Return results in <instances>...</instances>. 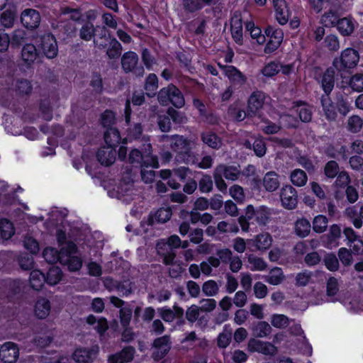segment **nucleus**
Segmentation results:
<instances>
[{"instance_id":"393cba45","label":"nucleus","mask_w":363,"mask_h":363,"mask_svg":"<svg viewBox=\"0 0 363 363\" xmlns=\"http://www.w3.org/2000/svg\"><path fill=\"white\" fill-rule=\"evenodd\" d=\"M231 34L235 42L238 45L243 43L242 23L240 15H234L231 18Z\"/></svg>"},{"instance_id":"5701e85b","label":"nucleus","mask_w":363,"mask_h":363,"mask_svg":"<svg viewBox=\"0 0 363 363\" xmlns=\"http://www.w3.org/2000/svg\"><path fill=\"white\" fill-rule=\"evenodd\" d=\"M335 71L336 69L332 65L325 70L321 77L320 83L323 90L325 94L324 96H329L334 88Z\"/></svg>"},{"instance_id":"cd10ccee","label":"nucleus","mask_w":363,"mask_h":363,"mask_svg":"<svg viewBox=\"0 0 363 363\" xmlns=\"http://www.w3.org/2000/svg\"><path fill=\"white\" fill-rule=\"evenodd\" d=\"M96 157L102 165L110 166L115 162L116 150L110 147H103L99 150Z\"/></svg>"},{"instance_id":"864d4df0","label":"nucleus","mask_w":363,"mask_h":363,"mask_svg":"<svg viewBox=\"0 0 363 363\" xmlns=\"http://www.w3.org/2000/svg\"><path fill=\"white\" fill-rule=\"evenodd\" d=\"M217 230L222 233H237L239 231L238 226L235 223H228L226 221L219 222L217 225Z\"/></svg>"},{"instance_id":"5fc2aeb1","label":"nucleus","mask_w":363,"mask_h":363,"mask_svg":"<svg viewBox=\"0 0 363 363\" xmlns=\"http://www.w3.org/2000/svg\"><path fill=\"white\" fill-rule=\"evenodd\" d=\"M172 216V210L170 208H161L155 213V219L158 223H164L169 220Z\"/></svg>"},{"instance_id":"37998d69","label":"nucleus","mask_w":363,"mask_h":363,"mask_svg":"<svg viewBox=\"0 0 363 363\" xmlns=\"http://www.w3.org/2000/svg\"><path fill=\"white\" fill-rule=\"evenodd\" d=\"M16 17L15 9H7L1 16V23L5 28H11L13 26Z\"/></svg>"},{"instance_id":"58836bf2","label":"nucleus","mask_w":363,"mask_h":363,"mask_svg":"<svg viewBox=\"0 0 363 363\" xmlns=\"http://www.w3.org/2000/svg\"><path fill=\"white\" fill-rule=\"evenodd\" d=\"M96 28L91 22L84 23L79 30V38L85 41H90L95 35Z\"/></svg>"},{"instance_id":"0e129e2a","label":"nucleus","mask_w":363,"mask_h":363,"mask_svg":"<svg viewBox=\"0 0 363 363\" xmlns=\"http://www.w3.org/2000/svg\"><path fill=\"white\" fill-rule=\"evenodd\" d=\"M324 172L327 177L334 178L339 172L338 164L333 160L329 161L325 166Z\"/></svg>"},{"instance_id":"2eb2a0df","label":"nucleus","mask_w":363,"mask_h":363,"mask_svg":"<svg viewBox=\"0 0 363 363\" xmlns=\"http://www.w3.org/2000/svg\"><path fill=\"white\" fill-rule=\"evenodd\" d=\"M218 65L232 84L242 86L246 83L247 77L235 67L220 64Z\"/></svg>"},{"instance_id":"72a5a7b5","label":"nucleus","mask_w":363,"mask_h":363,"mask_svg":"<svg viewBox=\"0 0 363 363\" xmlns=\"http://www.w3.org/2000/svg\"><path fill=\"white\" fill-rule=\"evenodd\" d=\"M252 335L257 337H265L272 332L270 325L266 321H259L251 328Z\"/></svg>"},{"instance_id":"a878e982","label":"nucleus","mask_w":363,"mask_h":363,"mask_svg":"<svg viewBox=\"0 0 363 363\" xmlns=\"http://www.w3.org/2000/svg\"><path fill=\"white\" fill-rule=\"evenodd\" d=\"M50 302L45 298H40L35 302L34 306V313L39 319L46 318L50 312Z\"/></svg>"},{"instance_id":"6ab92c4d","label":"nucleus","mask_w":363,"mask_h":363,"mask_svg":"<svg viewBox=\"0 0 363 363\" xmlns=\"http://www.w3.org/2000/svg\"><path fill=\"white\" fill-rule=\"evenodd\" d=\"M247 242L255 250L265 251L272 246V238L269 233L264 232L257 235L253 238L248 240Z\"/></svg>"},{"instance_id":"2f4dec72","label":"nucleus","mask_w":363,"mask_h":363,"mask_svg":"<svg viewBox=\"0 0 363 363\" xmlns=\"http://www.w3.org/2000/svg\"><path fill=\"white\" fill-rule=\"evenodd\" d=\"M22 60L27 64L33 63L38 57L36 48L33 44H26L23 46L21 52Z\"/></svg>"},{"instance_id":"f257e3e1","label":"nucleus","mask_w":363,"mask_h":363,"mask_svg":"<svg viewBox=\"0 0 363 363\" xmlns=\"http://www.w3.org/2000/svg\"><path fill=\"white\" fill-rule=\"evenodd\" d=\"M128 160L130 164L141 167H159L157 157L152 154V147L150 143H144L142 150L133 149L129 153Z\"/></svg>"},{"instance_id":"09e8293b","label":"nucleus","mask_w":363,"mask_h":363,"mask_svg":"<svg viewBox=\"0 0 363 363\" xmlns=\"http://www.w3.org/2000/svg\"><path fill=\"white\" fill-rule=\"evenodd\" d=\"M248 262L250 264V269L252 271H263L267 268V264L260 257H257L253 255L248 256Z\"/></svg>"},{"instance_id":"49530a36","label":"nucleus","mask_w":363,"mask_h":363,"mask_svg":"<svg viewBox=\"0 0 363 363\" xmlns=\"http://www.w3.org/2000/svg\"><path fill=\"white\" fill-rule=\"evenodd\" d=\"M62 279V272L59 267H51L45 278L46 281L50 285L57 284Z\"/></svg>"},{"instance_id":"3c124183","label":"nucleus","mask_w":363,"mask_h":363,"mask_svg":"<svg viewBox=\"0 0 363 363\" xmlns=\"http://www.w3.org/2000/svg\"><path fill=\"white\" fill-rule=\"evenodd\" d=\"M213 183L210 175L203 174L199 182V191L201 193H209L212 191Z\"/></svg>"},{"instance_id":"338daca9","label":"nucleus","mask_w":363,"mask_h":363,"mask_svg":"<svg viewBox=\"0 0 363 363\" xmlns=\"http://www.w3.org/2000/svg\"><path fill=\"white\" fill-rule=\"evenodd\" d=\"M116 119L115 113L109 110L105 111L101 116V124L104 127L110 128L114 123Z\"/></svg>"},{"instance_id":"f3484780","label":"nucleus","mask_w":363,"mask_h":363,"mask_svg":"<svg viewBox=\"0 0 363 363\" xmlns=\"http://www.w3.org/2000/svg\"><path fill=\"white\" fill-rule=\"evenodd\" d=\"M153 346L155 348V352L153 354L155 359H162L171 348L170 337L169 335H164L157 338L153 342Z\"/></svg>"},{"instance_id":"7c9ffc66","label":"nucleus","mask_w":363,"mask_h":363,"mask_svg":"<svg viewBox=\"0 0 363 363\" xmlns=\"http://www.w3.org/2000/svg\"><path fill=\"white\" fill-rule=\"evenodd\" d=\"M311 228L310 222L304 218L298 219L294 223V232L300 238L308 236L311 232Z\"/></svg>"},{"instance_id":"c03bdc74","label":"nucleus","mask_w":363,"mask_h":363,"mask_svg":"<svg viewBox=\"0 0 363 363\" xmlns=\"http://www.w3.org/2000/svg\"><path fill=\"white\" fill-rule=\"evenodd\" d=\"M363 126V119L359 116L353 115L349 117L347 120V130L352 133H357L360 131Z\"/></svg>"},{"instance_id":"e2e57ef3","label":"nucleus","mask_w":363,"mask_h":363,"mask_svg":"<svg viewBox=\"0 0 363 363\" xmlns=\"http://www.w3.org/2000/svg\"><path fill=\"white\" fill-rule=\"evenodd\" d=\"M312 277V272L305 270L296 274L295 280L297 286H306Z\"/></svg>"},{"instance_id":"c9c22d12","label":"nucleus","mask_w":363,"mask_h":363,"mask_svg":"<svg viewBox=\"0 0 363 363\" xmlns=\"http://www.w3.org/2000/svg\"><path fill=\"white\" fill-rule=\"evenodd\" d=\"M290 180L294 186L301 187L306 185L308 181V177L303 170L295 169L291 172Z\"/></svg>"},{"instance_id":"4be33fe9","label":"nucleus","mask_w":363,"mask_h":363,"mask_svg":"<svg viewBox=\"0 0 363 363\" xmlns=\"http://www.w3.org/2000/svg\"><path fill=\"white\" fill-rule=\"evenodd\" d=\"M135 350L131 346L124 347L121 352L111 355L108 363H128L131 362L135 356Z\"/></svg>"},{"instance_id":"6e6552de","label":"nucleus","mask_w":363,"mask_h":363,"mask_svg":"<svg viewBox=\"0 0 363 363\" xmlns=\"http://www.w3.org/2000/svg\"><path fill=\"white\" fill-rule=\"evenodd\" d=\"M138 62V55L131 51L125 52L121 58L122 67L125 72H133L136 76L142 77L145 70L143 67H136Z\"/></svg>"},{"instance_id":"b1692460","label":"nucleus","mask_w":363,"mask_h":363,"mask_svg":"<svg viewBox=\"0 0 363 363\" xmlns=\"http://www.w3.org/2000/svg\"><path fill=\"white\" fill-rule=\"evenodd\" d=\"M321 105L323 114L325 118L329 121H335L337 117L336 106L332 101L329 96H322Z\"/></svg>"},{"instance_id":"bf43d9fd","label":"nucleus","mask_w":363,"mask_h":363,"mask_svg":"<svg viewBox=\"0 0 363 363\" xmlns=\"http://www.w3.org/2000/svg\"><path fill=\"white\" fill-rule=\"evenodd\" d=\"M32 89L30 82L26 79L18 80L15 84L16 92L19 94H28Z\"/></svg>"},{"instance_id":"13d9d810","label":"nucleus","mask_w":363,"mask_h":363,"mask_svg":"<svg viewBox=\"0 0 363 363\" xmlns=\"http://www.w3.org/2000/svg\"><path fill=\"white\" fill-rule=\"evenodd\" d=\"M339 291L338 280L333 277L328 279L326 283V294L328 296H333L337 294Z\"/></svg>"},{"instance_id":"f8f14e48","label":"nucleus","mask_w":363,"mask_h":363,"mask_svg":"<svg viewBox=\"0 0 363 363\" xmlns=\"http://www.w3.org/2000/svg\"><path fill=\"white\" fill-rule=\"evenodd\" d=\"M282 206L287 209H294L298 203V195L296 190L290 185L284 186L280 194Z\"/></svg>"},{"instance_id":"473e14b6","label":"nucleus","mask_w":363,"mask_h":363,"mask_svg":"<svg viewBox=\"0 0 363 363\" xmlns=\"http://www.w3.org/2000/svg\"><path fill=\"white\" fill-rule=\"evenodd\" d=\"M247 31L250 34L251 38L255 40L259 45H262L265 40V35L262 33L261 29L256 26L252 21H248L245 24Z\"/></svg>"},{"instance_id":"0eeeda50","label":"nucleus","mask_w":363,"mask_h":363,"mask_svg":"<svg viewBox=\"0 0 363 363\" xmlns=\"http://www.w3.org/2000/svg\"><path fill=\"white\" fill-rule=\"evenodd\" d=\"M265 34L269 40L264 48V52L272 53L281 45L284 38L283 31L280 28L269 26L265 29Z\"/></svg>"},{"instance_id":"ea45409f","label":"nucleus","mask_w":363,"mask_h":363,"mask_svg":"<svg viewBox=\"0 0 363 363\" xmlns=\"http://www.w3.org/2000/svg\"><path fill=\"white\" fill-rule=\"evenodd\" d=\"M158 89V79L156 74H150L145 80V89L149 96H154Z\"/></svg>"},{"instance_id":"39448f33","label":"nucleus","mask_w":363,"mask_h":363,"mask_svg":"<svg viewBox=\"0 0 363 363\" xmlns=\"http://www.w3.org/2000/svg\"><path fill=\"white\" fill-rule=\"evenodd\" d=\"M270 216V209L264 206L255 208L252 205H248L245 209L246 220H254L259 225H266L269 222Z\"/></svg>"},{"instance_id":"a19ab883","label":"nucleus","mask_w":363,"mask_h":363,"mask_svg":"<svg viewBox=\"0 0 363 363\" xmlns=\"http://www.w3.org/2000/svg\"><path fill=\"white\" fill-rule=\"evenodd\" d=\"M284 278L282 269L279 267H275L270 270L265 280L270 284L278 285L282 282Z\"/></svg>"},{"instance_id":"680f3d73","label":"nucleus","mask_w":363,"mask_h":363,"mask_svg":"<svg viewBox=\"0 0 363 363\" xmlns=\"http://www.w3.org/2000/svg\"><path fill=\"white\" fill-rule=\"evenodd\" d=\"M325 46L330 51H337L340 48V42L337 35H328L324 40Z\"/></svg>"},{"instance_id":"de8ad7c7","label":"nucleus","mask_w":363,"mask_h":363,"mask_svg":"<svg viewBox=\"0 0 363 363\" xmlns=\"http://www.w3.org/2000/svg\"><path fill=\"white\" fill-rule=\"evenodd\" d=\"M202 291L206 296H214L218 294L219 286L214 280H208L203 284Z\"/></svg>"},{"instance_id":"7ed1b4c3","label":"nucleus","mask_w":363,"mask_h":363,"mask_svg":"<svg viewBox=\"0 0 363 363\" xmlns=\"http://www.w3.org/2000/svg\"><path fill=\"white\" fill-rule=\"evenodd\" d=\"M359 58L357 50L347 48L341 52L339 57L334 58L332 65L336 71L340 74L349 72L357 66Z\"/></svg>"},{"instance_id":"aec40b11","label":"nucleus","mask_w":363,"mask_h":363,"mask_svg":"<svg viewBox=\"0 0 363 363\" xmlns=\"http://www.w3.org/2000/svg\"><path fill=\"white\" fill-rule=\"evenodd\" d=\"M264 99L265 95L262 91H255L250 95L247 104L248 116H252L258 113L263 106Z\"/></svg>"},{"instance_id":"ddd939ff","label":"nucleus","mask_w":363,"mask_h":363,"mask_svg":"<svg viewBox=\"0 0 363 363\" xmlns=\"http://www.w3.org/2000/svg\"><path fill=\"white\" fill-rule=\"evenodd\" d=\"M19 356V349L16 344L7 342L0 348V358L5 363H14Z\"/></svg>"},{"instance_id":"412c9836","label":"nucleus","mask_w":363,"mask_h":363,"mask_svg":"<svg viewBox=\"0 0 363 363\" xmlns=\"http://www.w3.org/2000/svg\"><path fill=\"white\" fill-rule=\"evenodd\" d=\"M275 17L278 23L285 25L289 18L290 11L285 0H273Z\"/></svg>"},{"instance_id":"9b49d317","label":"nucleus","mask_w":363,"mask_h":363,"mask_svg":"<svg viewBox=\"0 0 363 363\" xmlns=\"http://www.w3.org/2000/svg\"><path fill=\"white\" fill-rule=\"evenodd\" d=\"M247 349L250 352H256L264 355H274L277 353V347L274 345L255 338L249 340Z\"/></svg>"},{"instance_id":"8fccbe9b","label":"nucleus","mask_w":363,"mask_h":363,"mask_svg":"<svg viewBox=\"0 0 363 363\" xmlns=\"http://www.w3.org/2000/svg\"><path fill=\"white\" fill-rule=\"evenodd\" d=\"M184 9L189 13H194L203 8L201 0H182Z\"/></svg>"},{"instance_id":"4468645a","label":"nucleus","mask_w":363,"mask_h":363,"mask_svg":"<svg viewBox=\"0 0 363 363\" xmlns=\"http://www.w3.org/2000/svg\"><path fill=\"white\" fill-rule=\"evenodd\" d=\"M40 20L39 12L33 9H25L21 15V21L23 26L28 29L33 30L38 28Z\"/></svg>"},{"instance_id":"423d86ee","label":"nucleus","mask_w":363,"mask_h":363,"mask_svg":"<svg viewBox=\"0 0 363 363\" xmlns=\"http://www.w3.org/2000/svg\"><path fill=\"white\" fill-rule=\"evenodd\" d=\"M43 54L49 59L55 58L58 53V45L55 36L50 33H45L40 37L38 44Z\"/></svg>"},{"instance_id":"20e7f679","label":"nucleus","mask_w":363,"mask_h":363,"mask_svg":"<svg viewBox=\"0 0 363 363\" xmlns=\"http://www.w3.org/2000/svg\"><path fill=\"white\" fill-rule=\"evenodd\" d=\"M159 102L167 106L171 103L177 108H182L185 104V100L181 91L173 84L162 88L158 93Z\"/></svg>"},{"instance_id":"e433bc0d","label":"nucleus","mask_w":363,"mask_h":363,"mask_svg":"<svg viewBox=\"0 0 363 363\" xmlns=\"http://www.w3.org/2000/svg\"><path fill=\"white\" fill-rule=\"evenodd\" d=\"M45 281V277L40 271L35 269L30 272V284L33 289L40 290Z\"/></svg>"},{"instance_id":"bb28decb","label":"nucleus","mask_w":363,"mask_h":363,"mask_svg":"<svg viewBox=\"0 0 363 363\" xmlns=\"http://www.w3.org/2000/svg\"><path fill=\"white\" fill-rule=\"evenodd\" d=\"M66 245L62 247L60 252H58L53 247H47L43 251V257L48 263L62 262L64 261V255H65Z\"/></svg>"},{"instance_id":"1a4fd4ad","label":"nucleus","mask_w":363,"mask_h":363,"mask_svg":"<svg viewBox=\"0 0 363 363\" xmlns=\"http://www.w3.org/2000/svg\"><path fill=\"white\" fill-rule=\"evenodd\" d=\"M77 251V246L74 243L69 242L66 244L65 255H64V261L62 264H67L70 271H77L82 265V260L79 257L74 256Z\"/></svg>"},{"instance_id":"69168bd1","label":"nucleus","mask_w":363,"mask_h":363,"mask_svg":"<svg viewBox=\"0 0 363 363\" xmlns=\"http://www.w3.org/2000/svg\"><path fill=\"white\" fill-rule=\"evenodd\" d=\"M230 195L238 202L242 203L245 200V194L242 186L235 184L229 189Z\"/></svg>"},{"instance_id":"a211bd4d","label":"nucleus","mask_w":363,"mask_h":363,"mask_svg":"<svg viewBox=\"0 0 363 363\" xmlns=\"http://www.w3.org/2000/svg\"><path fill=\"white\" fill-rule=\"evenodd\" d=\"M117 192L120 196H131L135 194V189H134L133 174L130 169L128 170L126 176H124L120 182L117 187Z\"/></svg>"},{"instance_id":"6e6d98bb","label":"nucleus","mask_w":363,"mask_h":363,"mask_svg":"<svg viewBox=\"0 0 363 363\" xmlns=\"http://www.w3.org/2000/svg\"><path fill=\"white\" fill-rule=\"evenodd\" d=\"M167 114L175 123L184 124L188 121V118L184 113L178 111L173 108H169L167 111Z\"/></svg>"},{"instance_id":"a18cd8bd","label":"nucleus","mask_w":363,"mask_h":363,"mask_svg":"<svg viewBox=\"0 0 363 363\" xmlns=\"http://www.w3.org/2000/svg\"><path fill=\"white\" fill-rule=\"evenodd\" d=\"M328 220L326 216L318 215L313 220V229L315 233H323L328 227Z\"/></svg>"},{"instance_id":"052dcab7","label":"nucleus","mask_w":363,"mask_h":363,"mask_svg":"<svg viewBox=\"0 0 363 363\" xmlns=\"http://www.w3.org/2000/svg\"><path fill=\"white\" fill-rule=\"evenodd\" d=\"M272 325L277 328H286L289 325V318L281 314H274L271 318Z\"/></svg>"},{"instance_id":"c85d7f7f","label":"nucleus","mask_w":363,"mask_h":363,"mask_svg":"<svg viewBox=\"0 0 363 363\" xmlns=\"http://www.w3.org/2000/svg\"><path fill=\"white\" fill-rule=\"evenodd\" d=\"M262 183L267 191H276L280 184L278 174L274 171L268 172L265 174Z\"/></svg>"},{"instance_id":"603ef678","label":"nucleus","mask_w":363,"mask_h":363,"mask_svg":"<svg viewBox=\"0 0 363 363\" xmlns=\"http://www.w3.org/2000/svg\"><path fill=\"white\" fill-rule=\"evenodd\" d=\"M349 86L355 91H363V74L357 73L352 75L350 79Z\"/></svg>"},{"instance_id":"4d7b16f0","label":"nucleus","mask_w":363,"mask_h":363,"mask_svg":"<svg viewBox=\"0 0 363 363\" xmlns=\"http://www.w3.org/2000/svg\"><path fill=\"white\" fill-rule=\"evenodd\" d=\"M279 72V65L274 62H269L262 69V74L267 77H272Z\"/></svg>"},{"instance_id":"79ce46f5","label":"nucleus","mask_w":363,"mask_h":363,"mask_svg":"<svg viewBox=\"0 0 363 363\" xmlns=\"http://www.w3.org/2000/svg\"><path fill=\"white\" fill-rule=\"evenodd\" d=\"M0 233L4 240L11 238L15 233L13 223L6 218L1 219Z\"/></svg>"},{"instance_id":"dca6fc26","label":"nucleus","mask_w":363,"mask_h":363,"mask_svg":"<svg viewBox=\"0 0 363 363\" xmlns=\"http://www.w3.org/2000/svg\"><path fill=\"white\" fill-rule=\"evenodd\" d=\"M214 170L229 181H237L240 179L241 177L240 166L220 164L217 165Z\"/></svg>"},{"instance_id":"f704fd0d","label":"nucleus","mask_w":363,"mask_h":363,"mask_svg":"<svg viewBox=\"0 0 363 363\" xmlns=\"http://www.w3.org/2000/svg\"><path fill=\"white\" fill-rule=\"evenodd\" d=\"M338 31L345 36L350 35L354 30V23L350 18H343L337 23Z\"/></svg>"},{"instance_id":"9d476101","label":"nucleus","mask_w":363,"mask_h":363,"mask_svg":"<svg viewBox=\"0 0 363 363\" xmlns=\"http://www.w3.org/2000/svg\"><path fill=\"white\" fill-rule=\"evenodd\" d=\"M99 351L98 345L77 348L73 353V359L77 363H91L96 358Z\"/></svg>"},{"instance_id":"4c0bfd02","label":"nucleus","mask_w":363,"mask_h":363,"mask_svg":"<svg viewBox=\"0 0 363 363\" xmlns=\"http://www.w3.org/2000/svg\"><path fill=\"white\" fill-rule=\"evenodd\" d=\"M104 140L108 147H112L116 146L121 140L118 130L114 128H108L104 133Z\"/></svg>"},{"instance_id":"f03ea898","label":"nucleus","mask_w":363,"mask_h":363,"mask_svg":"<svg viewBox=\"0 0 363 363\" xmlns=\"http://www.w3.org/2000/svg\"><path fill=\"white\" fill-rule=\"evenodd\" d=\"M161 140L169 143L171 150L177 154L178 162H185L194 144L192 140L179 135H162Z\"/></svg>"},{"instance_id":"c756f323","label":"nucleus","mask_w":363,"mask_h":363,"mask_svg":"<svg viewBox=\"0 0 363 363\" xmlns=\"http://www.w3.org/2000/svg\"><path fill=\"white\" fill-rule=\"evenodd\" d=\"M203 143L213 149H219L222 146V140L215 133L211 131L201 134Z\"/></svg>"},{"instance_id":"774afa93","label":"nucleus","mask_w":363,"mask_h":363,"mask_svg":"<svg viewBox=\"0 0 363 363\" xmlns=\"http://www.w3.org/2000/svg\"><path fill=\"white\" fill-rule=\"evenodd\" d=\"M324 263L326 268L332 272H335L339 268V262L336 256L333 254H329L324 258Z\"/></svg>"}]
</instances>
